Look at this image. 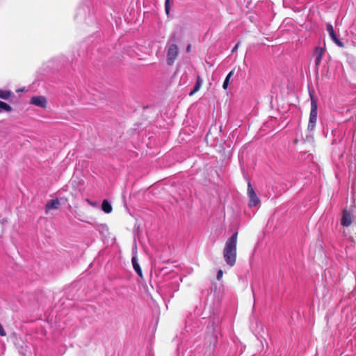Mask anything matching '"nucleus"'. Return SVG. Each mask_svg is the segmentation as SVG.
<instances>
[{
    "label": "nucleus",
    "instance_id": "obj_1",
    "mask_svg": "<svg viewBox=\"0 0 356 356\" xmlns=\"http://www.w3.org/2000/svg\"><path fill=\"white\" fill-rule=\"evenodd\" d=\"M238 232L234 233L225 242L222 251L223 258L228 266L235 265L237 257Z\"/></svg>",
    "mask_w": 356,
    "mask_h": 356
},
{
    "label": "nucleus",
    "instance_id": "obj_2",
    "mask_svg": "<svg viewBox=\"0 0 356 356\" xmlns=\"http://www.w3.org/2000/svg\"><path fill=\"white\" fill-rule=\"evenodd\" d=\"M248 195L250 199L249 207H252L258 205L260 203V200L257 195L254 188H252L250 182L248 184Z\"/></svg>",
    "mask_w": 356,
    "mask_h": 356
},
{
    "label": "nucleus",
    "instance_id": "obj_3",
    "mask_svg": "<svg viewBox=\"0 0 356 356\" xmlns=\"http://www.w3.org/2000/svg\"><path fill=\"white\" fill-rule=\"evenodd\" d=\"M178 55V47L175 44H170L167 51V63L171 65L174 63Z\"/></svg>",
    "mask_w": 356,
    "mask_h": 356
},
{
    "label": "nucleus",
    "instance_id": "obj_4",
    "mask_svg": "<svg viewBox=\"0 0 356 356\" xmlns=\"http://www.w3.org/2000/svg\"><path fill=\"white\" fill-rule=\"evenodd\" d=\"M353 222V215L346 209L342 211V216L341 218V225L343 227H349Z\"/></svg>",
    "mask_w": 356,
    "mask_h": 356
},
{
    "label": "nucleus",
    "instance_id": "obj_5",
    "mask_svg": "<svg viewBox=\"0 0 356 356\" xmlns=\"http://www.w3.org/2000/svg\"><path fill=\"white\" fill-rule=\"evenodd\" d=\"M30 104L41 108H46L47 106V101L43 96H33L31 99Z\"/></svg>",
    "mask_w": 356,
    "mask_h": 356
},
{
    "label": "nucleus",
    "instance_id": "obj_6",
    "mask_svg": "<svg viewBox=\"0 0 356 356\" xmlns=\"http://www.w3.org/2000/svg\"><path fill=\"white\" fill-rule=\"evenodd\" d=\"M327 31L330 36V38H332V40L339 46V47H343V44L342 42L340 41L339 39H338V38L337 37L335 33H334V29H333V26L332 24H327Z\"/></svg>",
    "mask_w": 356,
    "mask_h": 356
},
{
    "label": "nucleus",
    "instance_id": "obj_7",
    "mask_svg": "<svg viewBox=\"0 0 356 356\" xmlns=\"http://www.w3.org/2000/svg\"><path fill=\"white\" fill-rule=\"evenodd\" d=\"M311 97V111L309 114V118H317L318 115V106L317 102L314 99L313 95L310 93Z\"/></svg>",
    "mask_w": 356,
    "mask_h": 356
},
{
    "label": "nucleus",
    "instance_id": "obj_8",
    "mask_svg": "<svg viewBox=\"0 0 356 356\" xmlns=\"http://www.w3.org/2000/svg\"><path fill=\"white\" fill-rule=\"evenodd\" d=\"M324 54V49L321 47H316L314 51L315 65L318 67L321 64Z\"/></svg>",
    "mask_w": 356,
    "mask_h": 356
},
{
    "label": "nucleus",
    "instance_id": "obj_9",
    "mask_svg": "<svg viewBox=\"0 0 356 356\" xmlns=\"http://www.w3.org/2000/svg\"><path fill=\"white\" fill-rule=\"evenodd\" d=\"M131 262H132V264H133V268L135 270V271L137 273V274L138 275V276L140 277V278H143V272H142V269L138 262V258H137V256L136 255H134L133 256L132 259H131Z\"/></svg>",
    "mask_w": 356,
    "mask_h": 356
},
{
    "label": "nucleus",
    "instance_id": "obj_10",
    "mask_svg": "<svg viewBox=\"0 0 356 356\" xmlns=\"http://www.w3.org/2000/svg\"><path fill=\"white\" fill-rule=\"evenodd\" d=\"M60 202H59V200L58 198H56V199H54V200H51L50 201H49L46 206H45V209H46V212H48V211L51 210V209H56L58 208V205H59Z\"/></svg>",
    "mask_w": 356,
    "mask_h": 356
},
{
    "label": "nucleus",
    "instance_id": "obj_11",
    "mask_svg": "<svg viewBox=\"0 0 356 356\" xmlns=\"http://www.w3.org/2000/svg\"><path fill=\"white\" fill-rule=\"evenodd\" d=\"M202 84V80L200 76H197L195 85L193 89L192 90V91L189 93V95L192 96L195 92H197L201 88Z\"/></svg>",
    "mask_w": 356,
    "mask_h": 356
},
{
    "label": "nucleus",
    "instance_id": "obj_12",
    "mask_svg": "<svg viewBox=\"0 0 356 356\" xmlns=\"http://www.w3.org/2000/svg\"><path fill=\"white\" fill-rule=\"evenodd\" d=\"M102 209L106 213H110L112 211V206L107 200H103Z\"/></svg>",
    "mask_w": 356,
    "mask_h": 356
},
{
    "label": "nucleus",
    "instance_id": "obj_13",
    "mask_svg": "<svg viewBox=\"0 0 356 356\" xmlns=\"http://www.w3.org/2000/svg\"><path fill=\"white\" fill-rule=\"evenodd\" d=\"M12 111L13 108L9 104L0 101V113L2 111L11 112Z\"/></svg>",
    "mask_w": 356,
    "mask_h": 356
},
{
    "label": "nucleus",
    "instance_id": "obj_14",
    "mask_svg": "<svg viewBox=\"0 0 356 356\" xmlns=\"http://www.w3.org/2000/svg\"><path fill=\"white\" fill-rule=\"evenodd\" d=\"M233 74H234V70H232L227 75V76L223 82V84H222L223 89H225V90L227 89L229 84L230 78L232 76Z\"/></svg>",
    "mask_w": 356,
    "mask_h": 356
},
{
    "label": "nucleus",
    "instance_id": "obj_15",
    "mask_svg": "<svg viewBox=\"0 0 356 356\" xmlns=\"http://www.w3.org/2000/svg\"><path fill=\"white\" fill-rule=\"evenodd\" d=\"M12 95V92L10 90H1L0 89V98L3 99H8Z\"/></svg>",
    "mask_w": 356,
    "mask_h": 356
},
{
    "label": "nucleus",
    "instance_id": "obj_16",
    "mask_svg": "<svg viewBox=\"0 0 356 356\" xmlns=\"http://www.w3.org/2000/svg\"><path fill=\"white\" fill-rule=\"evenodd\" d=\"M316 121H317V118H309V122H308V126H307V129L309 131H312L314 129V127L316 124Z\"/></svg>",
    "mask_w": 356,
    "mask_h": 356
},
{
    "label": "nucleus",
    "instance_id": "obj_17",
    "mask_svg": "<svg viewBox=\"0 0 356 356\" xmlns=\"http://www.w3.org/2000/svg\"><path fill=\"white\" fill-rule=\"evenodd\" d=\"M170 0H165V10L167 15H169L170 11Z\"/></svg>",
    "mask_w": 356,
    "mask_h": 356
},
{
    "label": "nucleus",
    "instance_id": "obj_18",
    "mask_svg": "<svg viewBox=\"0 0 356 356\" xmlns=\"http://www.w3.org/2000/svg\"><path fill=\"white\" fill-rule=\"evenodd\" d=\"M222 275H223V272L222 270H219L217 273V276H216V278L218 280H220L222 277Z\"/></svg>",
    "mask_w": 356,
    "mask_h": 356
},
{
    "label": "nucleus",
    "instance_id": "obj_19",
    "mask_svg": "<svg viewBox=\"0 0 356 356\" xmlns=\"http://www.w3.org/2000/svg\"><path fill=\"white\" fill-rule=\"evenodd\" d=\"M6 335V332L4 330L2 325L0 323V336L5 337Z\"/></svg>",
    "mask_w": 356,
    "mask_h": 356
},
{
    "label": "nucleus",
    "instance_id": "obj_20",
    "mask_svg": "<svg viewBox=\"0 0 356 356\" xmlns=\"http://www.w3.org/2000/svg\"><path fill=\"white\" fill-rule=\"evenodd\" d=\"M239 45H240V42H237V43L236 44V45L234 47V48L232 49V52L236 51H237V49H238V47H239Z\"/></svg>",
    "mask_w": 356,
    "mask_h": 356
},
{
    "label": "nucleus",
    "instance_id": "obj_21",
    "mask_svg": "<svg viewBox=\"0 0 356 356\" xmlns=\"http://www.w3.org/2000/svg\"><path fill=\"white\" fill-rule=\"evenodd\" d=\"M211 135V131H209V132L207 134L205 139H206L207 140H208V139H209V136H210Z\"/></svg>",
    "mask_w": 356,
    "mask_h": 356
},
{
    "label": "nucleus",
    "instance_id": "obj_22",
    "mask_svg": "<svg viewBox=\"0 0 356 356\" xmlns=\"http://www.w3.org/2000/svg\"><path fill=\"white\" fill-rule=\"evenodd\" d=\"M190 48H191V46H190V45H188V46L187 47L186 50H187L188 51H190Z\"/></svg>",
    "mask_w": 356,
    "mask_h": 356
},
{
    "label": "nucleus",
    "instance_id": "obj_23",
    "mask_svg": "<svg viewBox=\"0 0 356 356\" xmlns=\"http://www.w3.org/2000/svg\"><path fill=\"white\" fill-rule=\"evenodd\" d=\"M87 202H88L89 204H92V202H90V200H87Z\"/></svg>",
    "mask_w": 356,
    "mask_h": 356
}]
</instances>
